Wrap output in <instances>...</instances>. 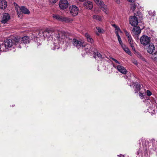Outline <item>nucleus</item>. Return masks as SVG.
Returning a JSON list of instances; mask_svg holds the SVG:
<instances>
[{"instance_id":"obj_1","label":"nucleus","mask_w":157,"mask_h":157,"mask_svg":"<svg viewBox=\"0 0 157 157\" xmlns=\"http://www.w3.org/2000/svg\"><path fill=\"white\" fill-rule=\"evenodd\" d=\"M20 40L19 36H17L13 40H7L6 42L2 44L1 47L2 50L7 52L14 48L19 43Z\"/></svg>"},{"instance_id":"obj_2","label":"nucleus","mask_w":157,"mask_h":157,"mask_svg":"<svg viewBox=\"0 0 157 157\" xmlns=\"http://www.w3.org/2000/svg\"><path fill=\"white\" fill-rule=\"evenodd\" d=\"M14 4L15 6V10L17 11V14L19 17L21 18L23 16L22 13L29 14L30 12L29 11L27 8L24 6L20 7L16 3Z\"/></svg>"},{"instance_id":"obj_3","label":"nucleus","mask_w":157,"mask_h":157,"mask_svg":"<svg viewBox=\"0 0 157 157\" xmlns=\"http://www.w3.org/2000/svg\"><path fill=\"white\" fill-rule=\"evenodd\" d=\"M95 3L100 7L104 12L106 14L108 13V10L107 6L105 5L101 0H93Z\"/></svg>"},{"instance_id":"obj_4","label":"nucleus","mask_w":157,"mask_h":157,"mask_svg":"<svg viewBox=\"0 0 157 157\" xmlns=\"http://www.w3.org/2000/svg\"><path fill=\"white\" fill-rule=\"evenodd\" d=\"M69 10L71 15L74 17L78 15L79 9L76 6L73 5L70 6Z\"/></svg>"},{"instance_id":"obj_5","label":"nucleus","mask_w":157,"mask_h":157,"mask_svg":"<svg viewBox=\"0 0 157 157\" xmlns=\"http://www.w3.org/2000/svg\"><path fill=\"white\" fill-rule=\"evenodd\" d=\"M59 7L61 10L67 9L69 6V3L67 0H61L59 2Z\"/></svg>"},{"instance_id":"obj_6","label":"nucleus","mask_w":157,"mask_h":157,"mask_svg":"<svg viewBox=\"0 0 157 157\" xmlns=\"http://www.w3.org/2000/svg\"><path fill=\"white\" fill-rule=\"evenodd\" d=\"M140 40L142 44L144 45H146L149 43L150 39L148 36L143 35L141 37Z\"/></svg>"},{"instance_id":"obj_7","label":"nucleus","mask_w":157,"mask_h":157,"mask_svg":"<svg viewBox=\"0 0 157 157\" xmlns=\"http://www.w3.org/2000/svg\"><path fill=\"white\" fill-rule=\"evenodd\" d=\"M129 21L130 24L134 27H135L138 23L137 17L135 16H131Z\"/></svg>"},{"instance_id":"obj_8","label":"nucleus","mask_w":157,"mask_h":157,"mask_svg":"<svg viewBox=\"0 0 157 157\" xmlns=\"http://www.w3.org/2000/svg\"><path fill=\"white\" fill-rule=\"evenodd\" d=\"M113 67L116 68L117 70L123 74H125L127 71L126 68L120 65H117L116 64H113Z\"/></svg>"},{"instance_id":"obj_9","label":"nucleus","mask_w":157,"mask_h":157,"mask_svg":"<svg viewBox=\"0 0 157 157\" xmlns=\"http://www.w3.org/2000/svg\"><path fill=\"white\" fill-rule=\"evenodd\" d=\"M73 45L78 49L82 48L83 45V44L82 42L75 39H73Z\"/></svg>"},{"instance_id":"obj_10","label":"nucleus","mask_w":157,"mask_h":157,"mask_svg":"<svg viewBox=\"0 0 157 157\" xmlns=\"http://www.w3.org/2000/svg\"><path fill=\"white\" fill-rule=\"evenodd\" d=\"M83 6L85 8L89 10L92 9L93 7L92 2L88 0L86 1L84 3Z\"/></svg>"},{"instance_id":"obj_11","label":"nucleus","mask_w":157,"mask_h":157,"mask_svg":"<svg viewBox=\"0 0 157 157\" xmlns=\"http://www.w3.org/2000/svg\"><path fill=\"white\" fill-rule=\"evenodd\" d=\"M91 46L90 45L87 44L86 45L83 44V47L82 48V51L86 53H91V52L93 51L92 49L91 48Z\"/></svg>"},{"instance_id":"obj_12","label":"nucleus","mask_w":157,"mask_h":157,"mask_svg":"<svg viewBox=\"0 0 157 157\" xmlns=\"http://www.w3.org/2000/svg\"><path fill=\"white\" fill-rule=\"evenodd\" d=\"M10 18V16L8 13H4L3 15L2 22L4 24L6 23L9 20Z\"/></svg>"},{"instance_id":"obj_13","label":"nucleus","mask_w":157,"mask_h":157,"mask_svg":"<svg viewBox=\"0 0 157 157\" xmlns=\"http://www.w3.org/2000/svg\"><path fill=\"white\" fill-rule=\"evenodd\" d=\"M7 6V2L6 0H0V9L5 10Z\"/></svg>"},{"instance_id":"obj_14","label":"nucleus","mask_w":157,"mask_h":157,"mask_svg":"<svg viewBox=\"0 0 157 157\" xmlns=\"http://www.w3.org/2000/svg\"><path fill=\"white\" fill-rule=\"evenodd\" d=\"M147 150V147L146 146H145V147L143 146L137 150L136 152V154L137 155H142L144 152H145Z\"/></svg>"},{"instance_id":"obj_15","label":"nucleus","mask_w":157,"mask_h":157,"mask_svg":"<svg viewBox=\"0 0 157 157\" xmlns=\"http://www.w3.org/2000/svg\"><path fill=\"white\" fill-rule=\"evenodd\" d=\"M147 49L148 53L150 54L153 53L155 50V47L153 44L152 43H150L147 46Z\"/></svg>"},{"instance_id":"obj_16","label":"nucleus","mask_w":157,"mask_h":157,"mask_svg":"<svg viewBox=\"0 0 157 157\" xmlns=\"http://www.w3.org/2000/svg\"><path fill=\"white\" fill-rule=\"evenodd\" d=\"M19 37L20 38L19 42H20L21 40L22 43L26 44L29 43L30 42L29 38L28 36H25L21 38L20 37Z\"/></svg>"},{"instance_id":"obj_17","label":"nucleus","mask_w":157,"mask_h":157,"mask_svg":"<svg viewBox=\"0 0 157 157\" xmlns=\"http://www.w3.org/2000/svg\"><path fill=\"white\" fill-rule=\"evenodd\" d=\"M85 36L88 42L91 43H94V40L90 36L88 33H86L85 34Z\"/></svg>"},{"instance_id":"obj_18","label":"nucleus","mask_w":157,"mask_h":157,"mask_svg":"<svg viewBox=\"0 0 157 157\" xmlns=\"http://www.w3.org/2000/svg\"><path fill=\"white\" fill-rule=\"evenodd\" d=\"M73 21V19L70 17H63L62 21L66 23L71 22Z\"/></svg>"},{"instance_id":"obj_19","label":"nucleus","mask_w":157,"mask_h":157,"mask_svg":"<svg viewBox=\"0 0 157 157\" xmlns=\"http://www.w3.org/2000/svg\"><path fill=\"white\" fill-rule=\"evenodd\" d=\"M133 85L134 86H135L136 88L135 89V93H137L140 90L141 86L140 84H138V83L136 82L133 83Z\"/></svg>"},{"instance_id":"obj_20","label":"nucleus","mask_w":157,"mask_h":157,"mask_svg":"<svg viewBox=\"0 0 157 157\" xmlns=\"http://www.w3.org/2000/svg\"><path fill=\"white\" fill-rule=\"evenodd\" d=\"M141 30H132L131 33L133 36H138L141 33Z\"/></svg>"},{"instance_id":"obj_21","label":"nucleus","mask_w":157,"mask_h":157,"mask_svg":"<svg viewBox=\"0 0 157 157\" xmlns=\"http://www.w3.org/2000/svg\"><path fill=\"white\" fill-rule=\"evenodd\" d=\"M52 17L54 19L57 20L59 21H62L63 16L58 14H54L53 15Z\"/></svg>"},{"instance_id":"obj_22","label":"nucleus","mask_w":157,"mask_h":157,"mask_svg":"<svg viewBox=\"0 0 157 157\" xmlns=\"http://www.w3.org/2000/svg\"><path fill=\"white\" fill-rule=\"evenodd\" d=\"M123 49L127 52L128 55H131V52L129 49L124 44L122 45L121 46Z\"/></svg>"},{"instance_id":"obj_23","label":"nucleus","mask_w":157,"mask_h":157,"mask_svg":"<svg viewBox=\"0 0 157 157\" xmlns=\"http://www.w3.org/2000/svg\"><path fill=\"white\" fill-rule=\"evenodd\" d=\"M93 18L94 19L97 21H101L102 20V17L98 15H94L93 16Z\"/></svg>"},{"instance_id":"obj_24","label":"nucleus","mask_w":157,"mask_h":157,"mask_svg":"<svg viewBox=\"0 0 157 157\" xmlns=\"http://www.w3.org/2000/svg\"><path fill=\"white\" fill-rule=\"evenodd\" d=\"M115 33L117 37L118 40L119 41V42L120 44L121 45V46H122V45H124V44H123L122 43V41L120 37V36L119 35L117 31H116L115 32Z\"/></svg>"},{"instance_id":"obj_25","label":"nucleus","mask_w":157,"mask_h":157,"mask_svg":"<svg viewBox=\"0 0 157 157\" xmlns=\"http://www.w3.org/2000/svg\"><path fill=\"white\" fill-rule=\"evenodd\" d=\"M147 110L148 112L151 113V115L154 113L155 112V109L153 106H152L151 107H150L149 109H147Z\"/></svg>"},{"instance_id":"obj_26","label":"nucleus","mask_w":157,"mask_h":157,"mask_svg":"<svg viewBox=\"0 0 157 157\" xmlns=\"http://www.w3.org/2000/svg\"><path fill=\"white\" fill-rule=\"evenodd\" d=\"M128 42L130 44V45H132L133 44V41L132 39V38L131 37H128Z\"/></svg>"},{"instance_id":"obj_27","label":"nucleus","mask_w":157,"mask_h":157,"mask_svg":"<svg viewBox=\"0 0 157 157\" xmlns=\"http://www.w3.org/2000/svg\"><path fill=\"white\" fill-rule=\"evenodd\" d=\"M149 15L150 16H151V17L152 18L153 17L154 18V17L155 15V13L154 11L153 12L151 11H149L148 12Z\"/></svg>"},{"instance_id":"obj_28","label":"nucleus","mask_w":157,"mask_h":157,"mask_svg":"<svg viewBox=\"0 0 157 157\" xmlns=\"http://www.w3.org/2000/svg\"><path fill=\"white\" fill-rule=\"evenodd\" d=\"M136 8V6L135 4H132L131 5V9L133 12H134Z\"/></svg>"},{"instance_id":"obj_29","label":"nucleus","mask_w":157,"mask_h":157,"mask_svg":"<svg viewBox=\"0 0 157 157\" xmlns=\"http://www.w3.org/2000/svg\"><path fill=\"white\" fill-rule=\"evenodd\" d=\"M139 95L141 99H143L144 98V97L145 96V94H144L140 92L139 93Z\"/></svg>"},{"instance_id":"obj_30","label":"nucleus","mask_w":157,"mask_h":157,"mask_svg":"<svg viewBox=\"0 0 157 157\" xmlns=\"http://www.w3.org/2000/svg\"><path fill=\"white\" fill-rule=\"evenodd\" d=\"M104 30H98V31L95 32L96 34L99 35L100 34L103 33Z\"/></svg>"},{"instance_id":"obj_31","label":"nucleus","mask_w":157,"mask_h":157,"mask_svg":"<svg viewBox=\"0 0 157 157\" xmlns=\"http://www.w3.org/2000/svg\"><path fill=\"white\" fill-rule=\"evenodd\" d=\"M152 58L154 60H156L157 59V53H155L153 55H152Z\"/></svg>"},{"instance_id":"obj_32","label":"nucleus","mask_w":157,"mask_h":157,"mask_svg":"<svg viewBox=\"0 0 157 157\" xmlns=\"http://www.w3.org/2000/svg\"><path fill=\"white\" fill-rule=\"evenodd\" d=\"M53 45L54 46V48L53 49L54 50H55L56 49H58L59 48V46L58 44H56L55 43Z\"/></svg>"},{"instance_id":"obj_33","label":"nucleus","mask_w":157,"mask_h":157,"mask_svg":"<svg viewBox=\"0 0 157 157\" xmlns=\"http://www.w3.org/2000/svg\"><path fill=\"white\" fill-rule=\"evenodd\" d=\"M114 1L116 2L117 3H119L120 2V1L119 0H114ZM129 2H134L135 1V0H127Z\"/></svg>"},{"instance_id":"obj_34","label":"nucleus","mask_w":157,"mask_h":157,"mask_svg":"<svg viewBox=\"0 0 157 157\" xmlns=\"http://www.w3.org/2000/svg\"><path fill=\"white\" fill-rule=\"evenodd\" d=\"M146 94L148 96H150L152 95L151 92L149 90H147Z\"/></svg>"},{"instance_id":"obj_35","label":"nucleus","mask_w":157,"mask_h":157,"mask_svg":"<svg viewBox=\"0 0 157 157\" xmlns=\"http://www.w3.org/2000/svg\"><path fill=\"white\" fill-rule=\"evenodd\" d=\"M112 26L115 29H120L119 27L115 24H113L112 25Z\"/></svg>"},{"instance_id":"obj_36","label":"nucleus","mask_w":157,"mask_h":157,"mask_svg":"<svg viewBox=\"0 0 157 157\" xmlns=\"http://www.w3.org/2000/svg\"><path fill=\"white\" fill-rule=\"evenodd\" d=\"M49 2L50 3L52 4H55L56 2V0H49Z\"/></svg>"},{"instance_id":"obj_37","label":"nucleus","mask_w":157,"mask_h":157,"mask_svg":"<svg viewBox=\"0 0 157 157\" xmlns=\"http://www.w3.org/2000/svg\"><path fill=\"white\" fill-rule=\"evenodd\" d=\"M132 62L134 64L136 65H137L138 64V63L136 60L135 59H133L132 60Z\"/></svg>"},{"instance_id":"obj_38","label":"nucleus","mask_w":157,"mask_h":157,"mask_svg":"<svg viewBox=\"0 0 157 157\" xmlns=\"http://www.w3.org/2000/svg\"><path fill=\"white\" fill-rule=\"evenodd\" d=\"M125 32L126 35L128 37H128H131L130 35L127 32L126 30H125Z\"/></svg>"},{"instance_id":"obj_39","label":"nucleus","mask_w":157,"mask_h":157,"mask_svg":"<svg viewBox=\"0 0 157 157\" xmlns=\"http://www.w3.org/2000/svg\"><path fill=\"white\" fill-rule=\"evenodd\" d=\"M94 11L95 13H98L100 12V10H97V9L96 8H94Z\"/></svg>"},{"instance_id":"obj_40","label":"nucleus","mask_w":157,"mask_h":157,"mask_svg":"<svg viewBox=\"0 0 157 157\" xmlns=\"http://www.w3.org/2000/svg\"><path fill=\"white\" fill-rule=\"evenodd\" d=\"M96 56L98 58H102V55L99 52H97L96 53Z\"/></svg>"},{"instance_id":"obj_41","label":"nucleus","mask_w":157,"mask_h":157,"mask_svg":"<svg viewBox=\"0 0 157 157\" xmlns=\"http://www.w3.org/2000/svg\"><path fill=\"white\" fill-rule=\"evenodd\" d=\"M111 59L112 60L114 61L116 63L119 64H120V63L119 61L113 58H111Z\"/></svg>"},{"instance_id":"obj_42","label":"nucleus","mask_w":157,"mask_h":157,"mask_svg":"<svg viewBox=\"0 0 157 157\" xmlns=\"http://www.w3.org/2000/svg\"><path fill=\"white\" fill-rule=\"evenodd\" d=\"M144 26H140V25H139V26H138V27L137 29H140V30L143 29L144 28Z\"/></svg>"},{"instance_id":"obj_43","label":"nucleus","mask_w":157,"mask_h":157,"mask_svg":"<svg viewBox=\"0 0 157 157\" xmlns=\"http://www.w3.org/2000/svg\"><path fill=\"white\" fill-rule=\"evenodd\" d=\"M50 30H45V31H44V32H43L42 31V32H43V36H44V33H48V31H49Z\"/></svg>"},{"instance_id":"obj_44","label":"nucleus","mask_w":157,"mask_h":157,"mask_svg":"<svg viewBox=\"0 0 157 157\" xmlns=\"http://www.w3.org/2000/svg\"><path fill=\"white\" fill-rule=\"evenodd\" d=\"M131 46V47L132 48L133 50L134 51L135 50V48H134V45H133V44H132V45H130Z\"/></svg>"},{"instance_id":"obj_45","label":"nucleus","mask_w":157,"mask_h":157,"mask_svg":"<svg viewBox=\"0 0 157 157\" xmlns=\"http://www.w3.org/2000/svg\"><path fill=\"white\" fill-rule=\"evenodd\" d=\"M118 157H124V155H122L121 154L117 155Z\"/></svg>"},{"instance_id":"obj_46","label":"nucleus","mask_w":157,"mask_h":157,"mask_svg":"<svg viewBox=\"0 0 157 157\" xmlns=\"http://www.w3.org/2000/svg\"><path fill=\"white\" fill-rule=\"evenodd\" d=\"M86 0H79V1L81 2H83L84 1H85Z\"/></svg>"},{"instance_id":"obj_47","label":"nucleus","mask_w":157,"mask_h":157,"mask_svg":"<svg viewBox=\"0 0 157 157\" xmlns=\"http://www.w3.org/2000/svg\"><path fill=\"white\" fill-rule=\"evenodd\" d=\"M97 28V29H98V30H99V29H101L99 28V27H97L96 28Z\"/></svg>"},{"instance_id":"obj_48","label":"nucleus","mask_w":157,"mask_h":157,"mask_svg":"<svg viewBox=\"0 0 157 157\" xmlns=\"http://www.w3.org/2000/svg\"><path fill=\"white\" fill-rule=\"evenodd\" d=\"M18 47H19L20 48H21V47L20 45H19L18 46H17Z\"/></svg>"},{"instance_id":"obj_49","label":"nucleus","mask_w":157,"mask_h":157,"mask_svg":"<svg viewBox=\"0 0 157 157\" xmlns=\"http://www.w3.org/2000/svg\"><path fill=\"white\" fill-rule=\"evenodd\" d=\"M133 30L135 29L134 28H133Z\"/></svg>"}]
</instances>
